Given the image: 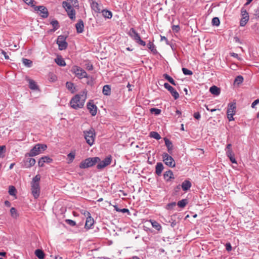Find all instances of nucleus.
I'll return each mask as SVG.
<instances>
[{
    "instance_id": "62",
    "label": "nucleus",
    "mask_w": 259,
    "mask_h": 259,
    "mask_svg": "<svg viewBox=\"0 0 259 259\" xmlns=\"http://www.w3.org/2000/svg\"><path fill=\"white\" fill-rule=\"evenodd\" d=\"M71 5L74 6V7H77L78 6V1L76 0L73 1V2L71 3Z\"/></svg>"
},
{
    "instance_id": "22",
    "label": "nucleus",
    "mask_w": 259,
    "mask_h": 259,
    "mask_svg": "<svg viewBox=\"0 0 259 259\" xmlns=\"http://www.w3.org/2000/svg\"><path fill=\"white\" fill-rule=\"evenodd\" d=\"M75 28L78 33H81L84 30V23L82 20L80 19L75 24Z\"/></svg>"
},
{
    "instance_id": "20",
    "label": "nucleus",
    "mask_w": 259,
    "mask_h": 259,
    "mask_svg": "<svg viewBox=\"0 0 259 259\" xmlns=\"http://www.w3.org/2000/svg\"><path fill=\"white\" fill-rule=\"evenodd\" d=\"M53 161V159L49 156H43L41 157L38 162L39 167H43L45 163H50Z\"/></svg>"
},
{
    "instance_id": "30",
    "label": "nucleus",
    "mask_w": 259,
    "mask_h": 259,
    "mask_svg": "<svg viewBox=\"0 0 259 259\" xmlns=\"http://www.w3.org/2000/svg\"><path fill=\"white\" fill-rule=\"evenodd\" d=\"M55 62L60 66H65L66 63L64 60L61 56H58L55 59Z\"/></svg>"
},
{
    "instance_id": "57",
    "label": "nucleus",
    "mask_w": 259,
    "mask_h": 259,
    "mask_svg": "<svg viewBox=\"0 0 259 259\" xmlns=\"http://www.w3.org/2000/svg\"><path fill=\"white\" fill-rule=\"evenodd\" d=\"M85 65H86V68L88 70H93V66L92 64H91V63L86 64Z\"/></svg>"
},
{
    "instance_id": "4",
    "label": "nucleus",
    "mask_w": 259,
    "mask_h": 259,
    "mask_svg": "<svg viewBox=\"0 0 259 259\" xmlns=\"http://www.w3.org/2000/svg\"><path fill=\"white\" fill-rule=\"evenodd\" d=\"M47 148L45 144H36L30 151L27 153V155L34 157L38 155L41 151H45Z\"/></svg>"
},
{
    "instance_id": "15",
    "label": "nucleus",
    "mask_w": 259,
    "mask_h": 259,
    "mask_svg": "<svg viewBox=\"0 0 259 259\" xmlns=\"http://www.w3.org/2000/svg\"><path fill=\"white\" fill-rule=\"evenodd\" d=\"M111 162V156L106 157L103 160H101L98 162L99 163L97 165V168L99 169H101L106 166L109 165Z\"/></svg>"
},
{
    "instance_id": "25",
    "label": "nucleus",
    "mask_w": 259,
    "mask_h": 259,
    "mask_svg": "<svg viewBox=\"0 0 259 259\" xmlns=\"http://www.w3.org/2000/svg\"><path fill=\"white\" fill-rule=\"evenodd\" d=\"M165 145L167 148V151L169 154H171L173 150V146L172 142L167 138H164Z\"/></svg>"
},
{
    "instance_id": "59",
    "label": "nucleus",
    "mask_w": 259,
    "mask_h": 259,
    "mask_svg": "<svg viewBox=\"0 0 259 259\" xmlns=\"http://www.w3.org/2000/svg\"><path fill=\"white\" fill-rule=\"evenodd\" d=\"M254 15L255 16L256 18H259V8H257L254 11Z\"/></svg>"
},
{
    "instance_id": "18",
    "label": "nucleus",
    "mask_w": 259,
    "mask_h": 259,
    "mask_svg": "<svg viewBox=\"0 0 259 259\" xmlns=\"http://www.w3.org/2000/svg\"><path fill=\"white\" fill-rule=\"evenodd\" d=\"M87 108L92 116H95L97 114V107L92 101H90L87 103Z\"/></svg>"
},
{
    "instance_id": "14",
    "label": "nucleus",
    "mask_w": 259,
    "mask_h": 259,
    "mask_svg": "<svg viewBox=\"0 0 259 259\" xmlns=\"http://www.w3.org/2000/svg\"><path fill=\"white\" fill-rule=\"evenodd\" d=\"M31 191L33 197L35 199H37L39 197L40 193L39 184H31Z\"/></svg>"
},
{
    "instance_id": "39",
    "label": "nucleus",
    "mask_w": 259,
    "mask_h": 259,
    "mask_svg": "<svg viewBox=\"0 0 259 259\" xmlns=\"http://www.w3.org/2000/svg\"><path fill=\"white\" fill-rule=\"evenodd\" d=\"M188 203V200L186 199H182L178 202V205L179 207L184 208Z\"/></svg>"
},
{
    "instance_id": "47",
    "label": "nucleus",
    "mask_w": 259,
    "mask_h": 259,
    "mask_svg": "<svg viewBox=\"0 0 259 259\" xmlns=\"http://www.w3.org/2000/svg\"><path fill=\"white\" fill-rule=\"evenodd\" d=\"M211 23L212 25L218 26L220 25V21L218 17H214L212 20Z\"/></svg>"
},
{
    "instance_id": "28",
    "label": "nucleus",
    "mask_w": 259,
    "mask_h": 259,
    "mask_svg": "<svg viewBox=\"0 0 259 259\" xmlns=\"http://www.w3.org/2000/svg\"><path fill=\"white\" fill-rule=\"evenodd\" d=\"M209 92L213 95L218 96L220 94V89L217 86L213 85L209 89Z\"/></svg>"
},
{
    "instance_id": "8",
    "label": "nucleus",
    "mask_w": 259,
    "mask_h": 259,
    "mask_svg": "<svg viewBox=\"0 0 259 259\" xmlns=\"http://www.w3.org/2000/svg\"><path fill=\"white\" fill-rule=\"evenodd\" d=\"M66 36L60 35L58 36L56 43L58 45L59 50L60 51L65 50L68 47L66 42Z\"/></svg>"
},
{
    "instance_id": "44",
    "label": "nucleus",
    "mask_w": 259,
    "mask_h": 259,
    "mask_svg": "<svg viewBox=\"0 0 259 259\" xmlns=\"http://www.w3.org/2000/svg\"><path fill=\"white\" fill-rule=\"evenodd\" d=\"M40 180V176L39 175H37L34 177L33 178L32 181L31 183V184H39V182Z\"/></svg>"
},
{
    "instance_id": "55",
    "label": "nucleus",
    "mask_w": 259,
    "mask_h": 259,
    "mask_svg": "<svg viewBox=\"0 0 259 259\" xmlns=\"http://www.w3.org/2000/svg\"><path fill=\"white\" fill-rule=\"evenodd\" d=\"M225 246H226V249L227 251H230L232 250V246H231L230 243H227L225 245Z\"/></svg>"
},
{
    "instance_id": "23",
    "label": "nucleus",
    "mask_w": 259,
    "mask_h": 259,
    "mask_svg": "<svg viewBox=\"0 0 259 259\" xmlns=\"http://www.w3.org/2000/svg\"><path fill=\"white\" fill-rule=\"evenodd\" d=\"M164 169V166L161 162H157L155 166V174L158 176H161L162 175V172Z\"/></svg>"
},
{
    "instance_id": "29",
    "label": "nucleus",
    "mask_w": 259,
    "mask_h": 259,
    "mask_svg": "<svg viewBox=\"0 0 259 259\" xmlns=\"http://www.w3.org/2000/svg\"><path fill=\"white\" fill-rule=\"evenodd\" d=\"M149 222L151 223L153 228L155 229L157 231H159L162 228L160 224L157 221L153 220H150Z\"/></svg>"
},
{
    "instance_id": "11",
    "label": "nucleus",
    "mask_w": 259,
    "mask_h": 259,
    "mask_svg": "<svg viewBox=\"0 0 259 259\" xmlns=\"http://www.w3.org/2000/svg\"><path fill=\"white\" fill-rule=\"evenodd\" d=\"M73 73L79 78H89L87 73L80 67L75 66L73 68Z\"/></svg>"
},
{
    "instance_id": "2",
    "label": "nucleus",
    "mask_w": 259,
    "mask_h": 259,
    "mask_svg": "<svg viewBox=\"0 0 259 259\" xmlns=\"http://www.w3.org/2000/svg\"><path fill=\"white\" fill-rule=\"evenodd\" d=\"M100 161V159L98 157L88 158L80 163L79 167L82 169L87 168L94 166Z\"/></svg>"
},
{
    "instance_id": "10",
    "label": "nucleus",
    "mask_w": 259,
    "mask_h": 259,
    "mask_svg": "<svg viewBox=\"0 0 259 259\" xmlns=\"http://www.w3.org/2000/svg\"><path fill=\"white\" fill-rule=\"evenodd\" d=\"M163 161L166 165L170 167H174L176 165L174 158L167 153H163L162 155Z\"/></svg>"
},
{
    "instance_id": "53",
    "label": "nucleus",
    "mask_w": 259,
    "mask_h": 259,
    "mask_svg": "<svg viewBox=\"0 0 259 259\" xmlns=\"http://www.w3.org/2000/svg\"><path fill=\"white\" fill-rule=\"evenodd\" d=\"M171 29L173 31H175L176 32H178L180 30V27L179 25H172L171 27Z\"/></svg>"
},
{
    "instance_id": "27",
    "label": "nucleus",
    "mask_w": 259,
    "mask_h": 259,
    "mask_svg": "<svg viewBox=\"0 0 259 259\" xmlns=\"http://www.w3.org/2000/svg\"><path fill=\"white\" fill-rule=\"evenodd\" d=\"M91 6L92 10L96 13H100L102 10L101 9L100 6L96 2H92Z\"/></svg>"
},
{
    "instance_id": "64",
    "label": "nucleus",
    "mask_w": 259,
    "mask_h": 259,
    "mask_svg": "<svg viewBox=\"0 0 259 259\" xmlns=\"http://www.w3.org/2000/svg\"><path fill=\"white\" fill-rule=\"evenodd\" d=\"M11 203L8 200H6L5 201V205L7 207H10L11 206Z\"/></svg>"
},
{
    "instance_id": "13",
    "label": "nucleus",
    "mask_w": 259,
    "mask_h": 259,
    "mask_svg": "<svg viewBox=\"0 0 259 259\" xmlns=\"http://www.w3.org/2000/svg\"><path fill=\"white\" fill-rule=\"evenodd\" d=\"M241 14L242 18L240 21V25L241 26H244L249 20V15L246 10L244 8H242L241 10Z\"/></svg>"
},
{
    "instance_id": "1",
    "label": "nucleus",
    "mask_w": 259,
    "mask_h": 259,
    "mask_svg": "<svg viewBox=\"0 0 259 259\" xmlns=\"http://www.w3.org/2000/svg\"><path fill=\"white\" fill-rule=\"evenodd\" d=\"M86 94V92H83L73 97L70 101L71 107L75 110L82 108L87 99Z\"/></svg>"
},
{
    "instance_id": "16",
    "label": "nucleus",
    "mask_w": 259,
    "mask_h": 259,
    "mask_svg": "<svg viewBox=\"0 0 259 259\" xmlns=\"http://www.w3.org/2000/svg\"><path fill=\"white\" fill-rule=\"evenodd\" d=\"M164 87L170 92L171 96L174 98L175 100H177L179 98V94L178 92L168 83H164Z\"/></svg>"
},
{
    "instance_id": "50",
    "label": "nucleus",
    "mask_w": 259,
    "mask_h": 259,
    "mask_svg": "<svg viewBox=\"0 0 259 259\" xmlns=\"http://www.w3.org/2000/svg\"><path fill=\"white\" fill-rule=\"evenodd\" d=\"M6 149L5 146H0V157L3 158L5 156L4 152Z\"/></svg>"
},
{
    "instance_id": "6",
    "label": "nucleus",
    "mask_w": 259,
    "mask_h": 259,
    "mask_svg": "<svg viewBox=\"0 0 259 259\" xmlns=\"http://www.w3.org/2000/svg\"><path fill=\"white\" fill-rule=\"evenodd\" d=\"M62 7L66 11L68 16L71 20H74L75 18V11L72 8L70 3H67L66 1L62 2Z\"/></svg>"
},
{
    "instance_id": "32",
    "label": "nucleus",
    "mask_w": 259,
    "mask_h": 259,
    "mask_svg": "<svg viewBox=\"0 0 259 259\" xmlns=\"http://www.w3.org/2000/svg\"><path fill=\"white\" fill-rule=\"evenodd\" d=\"M147 46L148 48L151 51V52H152L153 54H156L158 53V52L156 49L155 46L153 44V42L149 41L147 44Z\"/></svg>"
},
{
    "instance_id": "21",
    "label": "nucleus",
    "mask_w": 259,
    "mask_h": 259,
    "mask_svg": "<svg viewBox=\"0 0 259 259\" xmlns=\"http://www.w3.org/2000/svg\"><path fill=\"white\" fill-rule=\"evenodd\" d=\"M26 80L29 83V87L31 90L34 91L38 90V87L34 80L28 77H26Z\"/></svg>"
},
{
    "instance_id": "41",
    "label": "nucleus",
    "mask_w": 259,
    "mask_h": 259,
    "mask_svg": "<svg viewBox=\"0 0 259 259\" xmlns=\"http://www.w3.org/2000/svg\"><path fill=\"white\" fill-rule=\"evenodd\" d=\"M150 136L156 140H159L161 139V136L156 132H151L150 133Z\"/></svg>"
},
{
    "instance_id": "34",
    "label": "nucleus",
    "mask_w": 259,
    "mask_h": 259,
    "mask_svg": "<svg viewBox=\"0 0 259 259\" xmlns=\"http://www.w3.org/2000/svg\"><path fill=\"white\" fill-rule=\"evenodd\" d=\"M35 254L39 259H44L45 258V253L41 249H37L35 250Z\"/></svg>"
},
{
    "instance_id": "58",
    "label": "nucleus",
    "mask_w": 259,
    "mask_h": 259,
    "mask_svg": "<svg viewBox=\"0 0 259 259\" xmlns=\"http://www.w3.org/2000/svg\"><path fill=\"white\" fill-rule=\"evenodd\" d=\"M1 52H2V54L4 56V57L6 60L9 59V56L8 55L7 53L4 50H2Z\"/></svg>"
},
{
    "instance_id": "60",
    "label": "nucleus",
    "mask_w": 259,
    "mask_h": 259,
    "mask_svg": "<svg viewBox=\"0 0 259 259\" xmlns=\"http://www.w3.org/2000/svg\"><path fill=\"white\" fill-rule=\"evenodd\" d=\"M194 117L196 119H199L201 117L200 113L199 112L194 113Z\"/></svg>"
},
{
    "instance_id": "46",
    "label": "nucleus",
    "mask_w": 259,
    "mask_h": 259,
    "mask_svg": "<svg viewBox=\"0 0 259 259\" xmlns=\"http://www.w3.org/2000/svg\"><path fill=\"white\" fill-rule=\"evenodd\" d=\"M10 213L12 217H13V218H17V217H18L17 210L14 207H12L11 208Z\"/></svg>"
},
{
    "instance_id": "36",
    "label": "nucleus",
    "mask_w": 259,
    "mask_h": 259,
    "mask_svg": "<svg viewBox=\"0 0 259 259\" xmlns=\"http://www.w3.org/2000/svg\"><path fill=\"white\" fill-rule=\"evenodd\" d=\"M51 24L53 26V31H55L56 30L59 29L60 25L59 22L56 20H53L51 22Z\"/></svg>"
},
{
    "instance_id": "40",
    "label": "nucleus",
    "mask_w": 259,
    "mask_h": 259,
    "mask_svg": "<svg viewBox=\"0 0 259 259\" xmlns=\"http://www.w3.org/2000/svg\"><path fill=\"white\" fill-rule=\"evenodd\" d=\"M26 4L30 7H32L33 9L36 6L35 4L36 3L35 1L34 0H22Z\"/></svg>"
},
{
    "instance_id": "48",
    "label": "nucleus",
    "mask_w": 259,
    "mask_h": 259,
    "mask_svg": "<svg viewBox=\"0 0 259 259\" xmlns=\"http://www.w3.org/2000/svg\"><path fill=\"white\" fill-rule=\"evenodd\" d=\"M183 73L186 75H191L193 74V72L186 68H182Z\"/></svg>"
},
{
    "instance_id": "9",
    "label": "nucleus",
    "mask_w": 259,
    "mask_h": 259,
    "mask_svg": "<svg viewBox=\"0 0 259 259\" xmlns=\"http://www.w3.org/2000/svg\"><path fill=\"white\" fill-rule=\"evenodd\" d=\"M226 156L229 158L230 160L233 163L237 164V161L235 158V154L232 149V144H228L225 148Z\"/></svg>"
},
{
    "instance_id": "54",
    "label": "nucleus",
    "mask_w": 259,
    "mask_h": 259,
    "mask_svg": "<svg viewBox=\"0 0 259 259\" xmlns=\"http://www.w3.org/2000/svg\"><path fill=\"white\" fill-rule=\"evenodd\" d=\"M227 117L230 121H233L234 120V119L233 118V115H235L234 113H227Z\"/></svg>"
},
{
    "instance_id": "37",
    "label": "nucleus",
    "mask_w": 259,
    "mask_h": 259,
    "mask_svg": "<svg viewBox=\"0 0 259 259\" xmlns=\"http://www.w3.org/2000/svg\"><path fill=\"white\" fill-rule=\"evenodd\" d=\"M75 152L74 151V152H71L70 153L68 154L67 157H68V161L67 163L68 164H70L71 162H72V161H73V160H74V159L75 158Z\"/></svg>"
},
{
    "instance_id": "56",
    "label": "nucleus",
    "mask_w": 259,
    "mask_h": 259,
    "mask_svg": "<svg viewBox=\"0 0 259 259\" xmlns=\"http://www.w3.org/2000/svg\"><path fill=\"white\" fill-rule=\"evenodd\" d=\"M259 103V99H256L255 100H254L252 103L251 104V107L252 108H254L255 106Z\"/></svg>"
},
{
    "instance_id": "45",
    "label": "nucleus",
    "mask_w": 259,
    "mask_h": 259,
    "mask_svg": "<svg viewBox=\"0 0 259 259\" xmlns=\"http://www.w3.org/2000/svg\"><path fill=\"white\" fill-rule=\"evenodd\" d=\"M150 112L151 113L157 115L160 114L161 111L158 108H152L150 109Z\"/></svg>"
},
{
    "instance_id": "61",
    "label": "nucleus",
    "mask_w": 259,
    "mask_h": 259,
    "mask_svg": "<svg viewBox=\"0 0 259 259\" xmlns=\"http://www.w3.org/2000/svg\"><path fill=\"white\" fill-rule=\"evenodd\" d=\"M171 221L170 226L172 228H174L177 225V222L175 220H172V219H171Z\"/></svg>"
},
{
    "instance_id": "3",
    "label": "nucleus",
    "mask_w": 259,
    "mask_h": 259,
    "mask_svg": "<svg viewBox=\"0 0 259 259\" xmlns=\"http://www.w3.org/2000/svg\"><path fill=\"white\" fill-rule=\"evenodd\" d=\"M83 133L86 142L90 146L93 145L96 137L95 130L92 127L89 131H84Z\"/></svg>"
},
{
    "instance_id": "7",
    "label": "nucleus",
    "mask_w": 259,
    "mask_h": 259,
    "mask_svg": "<svg viewBox=\"0 0 259 259\" xmlns=\"http://www.w3.org/2000/svg\"><path fill=\"white\" fill-rule=\"evenodd\" d=\"M131 37L138 45L142 46H146L145 41L141 39L139 34L134 28H131Z\"/></svg>"
},
{
    "instance_id": "43",
    "label": "nucleus",
    "mask_w": 259,
    "mask_h": 259,
    "mask_svg": "<svg viewBox=\"0 0 259 259\" xmlns=\"http://www.w3.org/2000/svg\"><path fill=\"white\" fill-rule=\"evenodd\" d=\"M243 81V77L241 75H238L237 76L235 80H234V83H236L237 84H240Z\"/></svg>"
},
{
    "instance_id": "38",
    "label": "nucleus",
    "mask_w": 259,
    "mask_h": 259,
    "mask_svg": "<svg viewBox=\"0 0 259 259\" xmlns=\"http://www.w3.org/2000/svg\"><path fill=\"white\" fill-rule=\"evenodd\" d=\"M22 63L27 67H30L32 65V61L28 59L23 58Z\"/></svg>"
},
{
    "instance_id": "63",
    "label": "nucleus",
    "mask_w": 259,
    "mask_h": 259,
    "mask_svg": "<svg viewBox=\"0 0 259 259\" xmlns=\"http://www.w3.org/2000/svg\"><path fill=\"white\" fill-rule=\"evenodd\" d=\"M120 211H121L120 212H127L128 213H130V211L127 208H122V209H120Z\"/></svg>"
},
{
    "instance_id": "51",
    "label": "nucleus",
    "mask_w": 259,
    "mask_h": 259,
    "mask_svg": "<svg viewBox=\"0 0 259 259\" xmlns=\"http://www.w3.org/2000/svg\"><path fill=\"white\" fill-rule=\"evenodd\" d=\"M65 222L66 223L70 226H75L76 225V222L72 220L67 219Z\"/></svg>"
},
{
    "instance_id": "31",
    "label": "nucleus",
    "mask_w": 259,
    "mask_h": 259,
    "mask_svg": "<svg viewBox=\"0 0 259 259\" xmlns=\"http://www.w3.org/2000/svg\"><path fill=\"white\" fill-rule=\"evenodd\" d=\"M101 12L102 13L103 16L105 18L110 19L112 17V12L110 11L103 10Z\"/></svg>"
},
{
    "instance_id": "33",
    "label": "nucleus",
    "mask_w": 259,
    "mask_h": 259,
    "mask_svg": "<svg viewBox=\"0 0 259 259\" xmlns=\"http://www.w3.org/2000/svg\"><path fill=\"white\" fill-rule=\"evenodd\" d=\"M103 94L106 96H109L111 94V88L109 85H105L103 88Z\"/></svg>"
},
{
    "instance_id": "24",
    "label": "nucleus",
    "mask_w": 259,
    "mask_h": 259,
    "mask_svg": "<svg viewBox=\"0 0 259 259\" xmlns=\"http://www.w3.org/2000/svg\"><path fill=\"white\" fill-rule=\"evenodd\" d=\"M236 103L235 101L228 104L227 113H231L235 114L236 109Z\"/></svg>"
},
{
    "instance_id": "26",
    "label": "nucleus",
    "mask_w": 259,
    "mask_h": 259,
    "mask_svg": "<svg viewBox=\"0 0 259 259\" xmlns=\"http://www.w3.org/2000/svg\"><path fill=\"white\" fill-rule=\"evenodd\" d=\"M192 186L191 183L189 180H185L181 185V187L183 191H187L189 190Z\"/></svg>"
},
{
    "instance_id": "35",
    "label": "nucleus",
    "mask_w": 259,
    "mask_h": 259,
    "mask_svg": "<svg viewBox=\"0 0 259 259\" xmlns=\"http://www.w3.org/2000/svg\"><path fill=\"white\" fill-rule=\"evenodd\" d=\"M163 77L167 80L168 81H169L171 84L174 85H177L176 82L174 80V79L170 76L169 75H168L166 73H165L163 75Z\"/></svg>"
},
{
    "instance_id": "17",
    "label": "nucleus",
    "mask_w": 259,
    "mask_h": 259,
    "mask_svg": "<svg viewBox=\"0 0 259 259\" xmlns=\"http://www.w3.org/2000/svg\"><path fill=\"white\" fill-rule=\"evenodd\" d=\"M87 217L85 221V228L87 229H90L92 226L94 225V220L93 218L91 216V214L89 212L87 211Z\"/></svg>"
},
{
    "instance_id": "12",
    "label": "nucleus",
    "mask_w": 259,
    "mask_h": 259,
    "mask_svg": "<svg viewBox=\"0 0 259 259\" xmlns=\"http://www.w3.org/2000/svg\"><path fill=\"white\" fill-rule=\"evenodd\" d=\"M35 11H39V15L42 18H47L49 16V12L46 7L44 6H35L34 8Z\"/></svg>"
},
{
    "instance_id": "42",
    "label": "nucleus",
    "mask_w": 259,
    "mask_h": 259,
    "mask_svg": "<svg viewBox=\"0 0 259 259\" xmlns=\"http://www.w3.org/2000/svg\"><path fill=\"white\" fill-rule=\"evenodd\" d=\"M17 190L13 186H10L9 188V193L10 195L15 196L16 194Z\"/></svg>"
},
{
    "instance_id": "5",
    "label": "nucleus",
    "mask_w": 259,
    "mask_h": 259,
    "mask_svg": "<svg viewBox=\"0 0 259 259\" xmlns=\"http://www.w3.org/2000/svg\"><path fill=\"white\" fill-rule=\"evenodd\" d=\"M27 153L25 154V157L21 163V166L26 168H29L34 165L36 161L33 158L30 157L29 155H27Z\"/></svg>"
},
{
    "instance_id": "19",
    "label": "nucleus",
    "mask_w": 259,
    "mask_h": 259,
    "mask_svg": "<svg viewBox=\"0 0 259 259\" xmlns=\"http://www.w3.org/2000/svg\"><path fill=\"white\" fill-rule=\"evenodd\" d=\"M163 179L166 182H171L172 180L175 179L173 172L169 169L163 174Z\"/></svg>"
},
{
    "instance_id": "49",
    "label": "nucleus",
    "mask_w": 259,
    "mask_h": 259,
    "mask_svg": "<svg viewBox=\"0 0 259 259\" xmlns=\"http://www.w3.org/2000/svg\"><path fill=\"white\" fill-rule=\"evenodd\" d=\"M176 205V203L175 202L169 203L166 205V209L167 210L172 209Z\"/></svg>"
},
{
    "instance_id": "52",
    "label": "nucleus",
    "mask_w": 259,
    "mask_h": 259,
    "mask_svg": "<svg viewBox=\"0 0 259 259\" xmlns=\"http://www.w3.org/2000/svg\"><path fill=\"white\" fill-rule=\"evenodd\" d=\"M66 87L69 90L71 91L74 88V84L71 82H67Z\"/></svg>"
}]
</instances>
